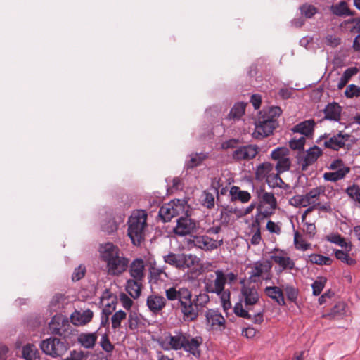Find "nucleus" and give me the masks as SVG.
<instances>
[{"label":"nucleus","instance_id":"0e129e2a","mask_svg":"<svg viewBox=\"0 0 360 360\" xmlns=\"http://www.w3.org/2000/svg\"><path fill=\"white\" fill-rule=\"evenodd\" d=\"M111 301L117 302V297L109 290L106 289L101 297V304H105Z\"/></svg>","mask_w":360,"mask_h":360},{"label":"nucleus","instance_id":"39448f33","mask_svg":"<svg viewBox=\"0 0 360 360\" xmlns=\"http://www.w3.org/2000/svg\"><path fill=\"white\" fill-rule=\"evenodd\" d=\"M249 267L250 268L248 278L250 282L256 283L262 280H269L271 278L272 264L269 260L257 261L250 264Z\"/></svg>","mask_w":360,"mask_h":360},{"label":"nucleus","instance_id":"f257e3e1","mask_svg":"<svg viewBox=\"0 0 360 360\" xmlns=\"http://www.w3.org/2000/svg\"><path fill=\"white\" fill-rule=\"evenodd\" d=\"M233 311L236 316L253 323H261L264 321V306L259 301V295L255 286H242L240 302L235 304Z\"/></svg>","mask_w":360,"mask_h":360},{"label":"nucleus","instance_id":"f3484780","mask_svg":"<svg viewBox=\"0 0 360 360\" xmlns=\"http://www.w3.org/2000/svg\"><path fill=\"white\" fill-rule=\"evenodd\" d=\"M183 210L181 205H176L174 201L162 205L159 210V216L165 222L169 221L174 217Z\"/></svg>","mask_w":360,"mask_h":360},{"label":"nucleus","instance_id":"9b49d317","mask_svg":"<svg viewBox=\"0 0 360 360\" xmlns=\"http://www.w3.org/2000/svg\"><path fill=\"white\" fill-rule=\"evenodd\" d=\"M324 190L321 187H316L311 189L305 195H297L291 198L289 202L295 207H306L314 203V199L317 200Z\"/></svg>","mask_w":360,"mask_h":360},{"label":"nucleus","instance_id":"58836bf2","mask_svg":"<svg viewBox=\"0 0 360 360\" xmlns=\"http://www.w3.org/2000/svg\"><path fill=\"white\" fill-rule=\"evenodd\" d=\"M273 164L268 162H263L258 166L256 171V176L257 178H265L273 171Z\"/></svg>","mask_w":360,"mask_h":360},{"label":"nucleus","instance_id":"2f4dec72","mask_svg":"<svg viewBox=\"0 0 360 360\" xmlns=\"http://www.w3.org/2000/svg\"><path fill=\"white\" fill-rule=\"evenodd\" d=\"M189 290L187 288H179L176 289L175 287H171L165 290V295L167 300L174 301L178 300L179 302L180 299L183 298V294L186 295Z\"/></svg>","mask_w":360,"mask_h":360},{"label":"nucleus","instance_id":"9d476101","mask_svg":"<svg viewBox=\"0 0 360 360\" xmlns=\"http://www.w3.org/2000/svg\"><path fill=\"white\" fill-rule=\"evenodd\" d=\"M290 150L286 147H278L272 150L271 158L276 161L275 169L278 173L288 171L291 166L290 160Z\"/></svg>","mask_w":360,"mask_h":360},{"label":"nucleus","instance_id":"c9c22d12","mask_svg":"<svg viewBox=\"0 0 360 360\" xmlns=\"http://www.w3.org/2000/svg\"><path fill=\"white\" fill-rule=\"evenodd\" d=\"M345 193L354 202V205L360 208V186L356 184L349 186L346 188Z\"/></svg>","mask_w":360,"mask_h":360},{"label":"nucleus","instance_id":"20e7f679","mask_svg":"<svg viewBox=\"0 0 360 360\" xmlns=\"http://www.w3.org/2000/svg\"><path fill=\"white\" fill-rule=\"evenodd\" d=\"M147 214L143 210L134 212L128 219L127 235L134 245H139L145 238Z\"/></svg>","mask_w":360,"mask_h":360},{"label":"nucleus","instance_id":"de8ad7c7","mask_svg":"<svg viewBox=\"0 0 360 360\" xmlns=\"http://www.w3.org/2000/svg\"><path fill=\"white\" fill-rule=\"evenodd\" d=\"M346 304L344 302H338L330 310V315L333 318L342 316L345 313Z\"/></svg>","mask_w":360,"mask_h":360},{"label":"nucleus","instance_id":"5701e85b","mask_svg":"<svg viewBox=\"0 0 360 360\" xmlns=\"http://www.w3.org/2000/svg\"><path fill=\"white\" fill-rule=\"evenodd\" d=\"M315 121L313 119L304 120L292 128V131L294 133H299L302 136H311L314 132L315 127Z\"/></svg>","mask_w":360,"mask_h":360},{"label":"nucleus","instance_id":"49530a36","mask_svg":"<svg viewBox=\"0 0 360 360\" xmlns=\"http://www.w3.org/2000/svg\"><path fill=\"white\" fill-rule=\"evenodd\" d=\"M126 318V313L122 310H119L111 316V324L113 328H117L120 326L121 321Z\"/></svg>","mask_w":360,"mask_h":360},{"label":"nucleus","instance_id":"5fc2aeb1","mask_svg":"<svg viewBox=\"0 0 360 360\" xmlns=\"http://www.w3.org/2000/svg\"><path fill=\"white\" fill-rule=\"evenodd\" d=\"M345 95L347 98L358 97L360 96V87L355 84H349L347 86Z\"/></svg>","mask_w":360,"mask_h":360},{"label":"nucleus","instance_id":"dca6fc26","mask_svg":"<svg viewBox=\"0 0 360 360\" xmlns=\"http://www.w3.org/2000/svg\"><path fill=\"white\" fill-rule=\"evenodd\" d=\"M195 229V223L193 219L188 217H180L177 219L174 231L178 236H184L192 233Z\"/></svg>","mask_w":360,"mask_h":360},{"label":"nucleus","instance_id":"c03bdc74","mask_svg":"<svg viewBox=\"0 0 360 360\" xmlns=\"http://www.w3.org/2000/svg\"><path fill=\"white\" fill-rule=\"evenodd\" d=\"M66 300V297L63 294H56L53 297L50 302L51 309L56 311L61 307H63Z\"/></svg>","mask_w":360,"mask_h":360},{"label":"nucleus","instance_id":"412c9836","mask_svg":"<svg viewBox=\"0 0 360 360\" xmlns=\"http://www.w3.org/2000/svg\"><path fill=\"white\" fill-rule=\"evenodd\" d=\"M93 317V312L90 309H86L82 312L75 311L70 316V323L75 328L77 326H82L89 323Z\"/></svg>","mask_w":360,"mask_h":360},{"label":"nucleus","instance_id":"4c0bfd02","mask_svg":"<svg viewBox=\"0 0 360 360\" xmlns=\"http://www.w3.org/2000/svg\"><path fill=\"white\" fill-rule=\"evenodd\" d=\"M246 103L243 102L236 103L229 114L230 119L239 120L244 114L246 107Z\"/></svg>","mask_w":360,"mask_h":360},{"label":"nucleus","instance_id":"aec40b11","mask_svg":"<svg viewBox=\"0 0 360 360\" xmlns=\"http://www.w3.org/2000/svg\"><path fill=\"white\" fill-rule=\"evenodd\" d=\"M342 107L335 102L329 103L323 109L324 119L339 122L341 117Z\"/></svg>","mask_w":360,"mask_h":360},{"label":"nucleus","instance_id":"0eeeda50","mask_svg":"<svg viewBox=\"0 0 360 360\" xmlns=\"http://www.w3.org/2000/svg\"><path fill=\"white\" fill-rule=\"evenodd\" d=\"M178 309L183 315V319L186 321H192L198 316L199 309H198L193 300H192V292L189 290L186 295L183 294V298L180 299L178 304Z\"/></svg>","mask_w":360,"mask_h":360},{"label":"nucleus","instance_id":"2eb2a0df","mask_svg":"<svg viewBox=\"0 0 360 360\" xmlns=\"http://www.w3.org/2000/svg\"><path fill=\"white\" fill-rule=\"evenodd\" d=\"M223 243V239L217 240L205 235L196 236L193 239L194 245L205 251L217 249L222 245Z\"/></svg>","mask_w":360,"mask_h":360},{"label":"nucleus","instance_id":"c85d7f7f","mask_svg":"<svg viewBox=\"0 0 360 360\" xmlns=\"http://www.w3.org/2000/svg\"><path fill=\"white\" fill-rule=\"evenodd\" d=\"M349 172V167L340 168L335 172H325L323 174V179L327 181L335 182L344 179Z\"/></svg>","mask_w":360,"mask_h":360},{"label":"nucleus","instance_id":"b1692460","mask_svg":"<svg viewBox=\"0 0 360 360\" xmlns=\"http://www.w3.org/2000/svg\"><path fill=\"white\" fill-rule=\"evenodd\" d=\"M143 281L133 278H129L126 281L125 290L132 298L137 299L140 297Z\"/></svg>","mask_w":360,"mask_h":360},{"label":"nucleus","instance_id":"6e6d98bb","mask_svg":"<svg viewBox=\"0 0 360 360\" xmlns=\"http://www.w3.org/2000/svg\"><path fill=\"white\" fill-rule=\"evenodd\" d=\"M300 8L302 14L307 18H312L317 12L316 8L312 5H303Z\"/></svg>","mask_w":360,"mask_h":360},{"label":"nucleus","instance_id":"ea45409f","mask_svg":"<svg viewBox=\"0 0 360 360\" xmlns=\"http://www.w3.org/2000/svg\"><path fill=\"white\" fill-rule=\"evenodd\" d=\"M163 260L165 263L181 269V255L169 252L163 256Z\"/></svg>","mask_w":360,"mask_h":360},{"label":"nucleus","instance_id":"f8f14e48","mask_svg":"<svg viewBox=\"0 0 360 360\" xmlns=\"http://www.w3.org/2000/svg\"><path fill=\"white\" fill-rule=\"evenodd\" d=\"M270 258L278 265L275 267L277 275H280L285 271H290L295 267L293 259L287 256L286 253L283 250H275L270 256Z\"/></svg>","mask_w":360,"mask_h":360},{"label":"nucleus","instance_id":"473e14b6","mask_svg":"<svg viewBox=\"0 0 360 360\" xmlns=\"http://www.w3.org/2000/svg\"><path fill=\"white\" fill-rule=\"evenodd\" d=\"M207 155L203 153H196L190 155L189 160L185 162V167L188 169H193L199 166L206 158Z\"/></svg>","mask_w":360,"mask_h":360},{"label":"nucleus","instance_id":"ddd939ff","mask_svg":"<svg viewBox=\"0 0 360 360\" xmlns=\"http://www.w3.org/2000/svg\"><path fill=\"white\" fill-rule=\"evenodd\" d=\"M169 344L174 349L184 348V350L189 352L195 356L200 355L199 347L201 342H199L198 339H169Z\"/></svg>","mask_w":360,"mask_h":360},{"label":"nucleus","instance_id":"7ed1b4c3","mask_svg":"<svg viewBox=\"0 0 360 360\" xmlns=\"http://www.w3.org/2000/svg\"><path fill=\"white\" fill-rule=\"evenodd\" d=\"M47 333L60 338H96L93 333H79L68 319L58 314L53 316L49 323Z\"/></svg>","mask_w":360,"mask_h":360},{"label":"nucleus","instance_id":"13d9d810","mask_svg":"<svg viewBox=\"0 0 360 360\" xmlns=\"http://www.w3.org/2000/svg\"><path fill=\"white\" fill-rule=\"evenodd\" d=\"M322 154V150L316 146H314L309 149L307 150L306 155L309 156L312 161L316 162L320 155Z\"/></svg>","mask_w":360,"mask_h":360},{"label":"nucleus","instance_id":"3c124183","mask_svg":"<svg viewBox=\"0 0 360 360\" xmlns=\"http://www.w3.org/2000/svg\"><path fill=\"white\" fill-rule=\"evenodd\" d=\"M195 304L198 309L205 307V305L210 302V297L206 292H200L199 295L195 296L193 299Z\"/></svg>","mask_w":360,"mask_h":360},{"label":"nucleus","instance_id":"338daca9","mask_svg":"<svg viewBox=\"0 0 360 360\" xmlns=\"http://www.w3.org/2000/svg\"><path fill=\"white\" fill-rule=\"evenodd\" d=\"M203 205L208 209H211L214 206V195L209 192H205V198L203 199Z\"/></svg>","mask_w":360,"mask_h":360},{"label":"nucleus","instance_id":"72a5a7b5","mask_svg":"<svg viewBox=\"0 0 360 360\" xmlns=\"http://www.w3.org/2000/svg\"><path fill=\"white\" fill-rule=\"evenodd\" d=\"M216 278L213 281L214 290L217 294H220L224 290V286L226 283V274L222 270L218 269L215 271Z\"/></svg>","mask_w":360,"mask_h":360},{"label":"nucleus","instance_id":"052dcab7","mask_svg":"<svg viewBox=\"0 0 360 360\" xmlns=\"http://www.w3.org/2000/svg\"><path fill=\"white\" fill-rule=\"evenodd\" d=\"M315 162L312 161L311 158L305 155L303 157L298 158V164L300 166L302 171H306L309 165H311Z\"/></svg>","mask_w":360,"mask_h":360},{"label":"nucleus","instance_id":"a211bd4d","mask_svg":"<svg viewBox=\"0 0 360 360\" xmlns=\"http://www.w3.org/2000/svg\"><path fill=\"white\" fill-rule=\"evenodd\" d=\"M117 217L119 221H117L111 214L107 215L101 223V231L107 235H113L115 233L118 229L119 224L124 221V215L121 214Z\"/></svg>","mask_w":360,"mask_h":360},{"label":"nucleus","instance_id":"774afa93","mask_svg":"<svg viewBox=\"0 0 360 360\" xmlns=\"http://www.w3.org/2000/svg\"><path fill=\"white\" fill-rule=\"evenodd\" d=\"M120 300L122 307L125 309H129L131 308V307L132 306V304H133L132 300L126 294H124L123 292L121 293L120 295Z\"/></svg>","mask_w":360,"mask_h":360},{"label":"nucleus","instance_id":"a19ab883","mask_svg":"<svg viewBox=\"0 0 360 360\" xmlns=\"http://www.w3.org/2000/svg\"><path fill=\"white\" fill-rule=\"evenodd\" d=\"M349 252H347L342 250H335V257L337 259L341 261L343 263H345L348 265H354L356 262L354 258L349 257Z\"/></svg>","mask_w":360,"mask_h":360},{"label":"nucleus","instance_id":"f704fd0d","mask_svg":"<svg viewBox=\"0 0 360 360\" xmlns=\"http://www.w3.org/2000/svg\"><path fill=\"white\" fill-rule=\"evenodd\" d=\"M181 269L186 268H191L197 264L200 259L199 258L192 254L181 253Z\"/></svg>","mask_w":360,"mask_h":360},{"label":"nucleus","instance_id":"69168bd1","mask_svg":"<svg viewBox=\"0 0 360 360\" xmlns=\"http://www.w3.org/2000/svg\"><path fill=\"white\" fill-rule=\"evenodd\" d=\"M116 304H117V302H113V301L108 302L107 303L102 304L104 307H103L101 313L103 314H105V315L110 316L112 315V312L116 309Z\"/></svg>","mask_w":360,"mask_h":360},{"label":"nucleus","instance_id":"a18cd8bd","mask_svg":"<svg viewBox=\"0 0 360 360\" xmlns=\"http://www.w3.org/2000/svg\"><path fill=\"white\" fill-rule=\"evenodd\" d=\"M326 282V279L325 278H317V279L311 285L314 295L318 296L321 294V291L323 290L325 286Z\"/></svg>","mask_w":360,"mask_h":360},{"label":"nucleus","instance_id":"bf43d9fd","mask_svg":"<svg viewBox=\"0 0 360 360\" xmlns=\"http://www.w3.org/2000/svg\"><path fill=\"white\" fill-rule=\"evenodd\" d=\"M86 272V268L84 265H79L78 267L75 268L74 272L72 275V279L74 281H79L82 278Z\"/></svg>","mask_w":360,"mask_h":360},{"label":"nucleus","instance_id":"f03ea898","mask_svg":"<svg viewBox=\"0 0 360 360\" xmlns=\"http://www.w3.org/2000/svg\"><path fill=\"white\" fill-rule=\"evenodd\" d=\"M99 252L101 259L106 264L108 275L119 276L128 269L129 259L112 243L101 245Z\"/></svg>","mask_w":360,"mask_h":360},{"label":"nucleus","instance_id":"423d86ee","mask_svg":"<svg viewBox=\"0 0 360 360\" xmlns=\"http://www.w3.org/2000/svg\"><path fill=\"white\" fill-rule=\"evenodd\" d=\"M41 350L52 357L61 356L69 349L66 339H44L40 344Z\"/></svg>","mask_w":360,"mask_h":360},{"label":"nucleus","instance_id":"4468645a","mask_svg":"<svg viewBox=\"0 0 360 360\" xmlns=\"http://www.w3.org/2000/svg\"><path fill=\"white\" fill-rule=\"evenodd\" d=\"M258 149L257 145L239 146L233 151L231 156L236 161L253 159L257 155Z\"/></svg>","mask_w":360,"mask_h":360},{"label":"nucleus","instance_id":"1a4fd4ad","mask_svg":"<svg viewBox=\"0 0 360 360\" xmlns=\"http://www.w3.org/2000/svg\"><path fill=\"white\" fill-rule=\"evenodd\" d=\"M278 125V122L277 120H271V118L262 115L255 122V129L252 133V136L257 139H262L269 136L273 133Z\"/></svg>","mask_w":360,"mask_h":360},{"label":"nucleus","instance_id":"79ce46f5","mask_svg":"<svg viewBox=\"0 0 360 360\" xmlns=\"http://www.w3.org/2000/svg\"><path fill=\"white\" fill-rule=\"evenodd\" d=\"M281 286L285 292L287 298L290 302H296L297 297H298V294H299L298 289L297 288H295V286H293L290 284H288V283L281 285Z\"/></svg>","mask_w":360,"mask_h":360},{"label":"nucleus","instance_id":"6ab92c4d","mask_svg":"<svg viewBox=\"0 0 360 360\" xmlns=\"http://www.w3.org/2000/svg\"><path fill=\"white\" fill-rule=\"evenodd\" d=\"M129 273L130 278L136 279L138 281H144L145 278V264L142 259L136 258L129 264Z\"/></svg>","mask_w":360,"mask_h":360},{"label":"nucleus","instance_id":"bb28decb","mask_svg":"<svg viewBox=\"0 0 360 360\" xmlns=\"http://www.w3.org/2000/svg\"><path fill=\"white\" fill-rule=\"evenodd\" d=\"M207 322L214 328L223 327L225 323L224 316L217 310L209 309L205 314Z\"/></svg>","mask_w":360,"mask_h":360},{"label":"nucleus","instance_id":"393cba45","mask_svg":"<svg viewBox=\"0 0 360 360\" xmlns=\"http://www.w3.org/2000/svg\"><path fill=\"white\" fill-rule=\"evenodd\" d=\"M229 193L231 202L238 200L242 203H246L251 199V195L248 191L240 190L236 186H233L230 188Z\"/></svg>","mask_w":360,"mask_h":360},{"label":"nucleus","instance_id":"603ef678","mask_svg":"<svg viewBox=\"0 0 360 360\" xmlns=\"http://www.w3.org/2000/svg\"><path fill=\"white\" fill-rule=\"evenodd\" d=\"M306 139L304 136H300L299 139H292L289 141V146L292 150H301L304 149Z\"/></svg>","mask_w":360,"mask_h":360},{"label":"nucleus","instance_id":"6e6552de","mask_svg":"<svg viewBox=\"0 0 360 360\" xmlns=\"http://www.w3.org/2000/svg\"><path fill=\"white\" fill-rule=\"evenodd\" d=\"M349 135L339 131L335 134H326L321 136L317 142L322 144L327 148L333 150H339L340 148H345L347 146L346 143L349 141Z\"/></svg>","mask_w":360,"mask_h":360},{"label":"nucleus","instance_id":"c756f323","mask_svg":"<svg viewBox=\"0 0 360 360\" xmlns=\"http://www.w3.org/2000/svg\"><path fill=\"white\" fill-rule=\"evenodd\" d=\"M326 240L331 243L339 245L344 248L347 252L352 250V244L347 243L345 238L339 233H331L326 236Z\"/></svg>","mask_w":360,"mask_h":360},{"label":"nucleus","instance_id":"e433bc0d","mask_svg":"<svg viewBox=\"0 0 360 360\" xmlns=\"http://www.w3.org/2000/svg\"><path fill=\"white\" fill-rule=\"evenodd\" d=\"M167 278V275L163 270L158 268H152L150 271L148 279L150 283L158 284L159 281H164Z\"/></svg>","mask_w":360,"mask_h":360},{"label":"nucleus","instance_id":"37998d69","mask_svg":"<svg viewBox=\"0 0 360 360\" xmlns=\"http://www.w3.org/2000/svg\"><path fill=\"white\" fill-rule=\"evenodd\" d=\"M309 260L311 263L319 265H330L332 263L330 257L319 254H311L309 255Z\"/></svg>","mask_w":360,"mask_h":360},{"label":"nucleus","instance_id":"09e8293b","mask_svg":"<svg viewBox=\"0 0 360 360\" xmlns=\"http://www.w3.org/2000/svg\"><path fill=\"white\" fill-rule=\"evenodd\" d=\"M217 295L220 297L224 309H229L231 307V303L230 301V291L229 290H224L221 293Z\"/></svg>","mask_w":360,"mask_h":360},{"label":"nucleus","instance_id":"864d4df0","mask_svg":"<svg viewBox=\"0 0 360 360\" xmlns=\"http://www.w3.org/2000/svg\"><path fill=\"white\" fill-rule=\"evenodd\" d=\"M141 320L136 312H131L128 318V326L129 329L134 330L138 329Z\"/></svg>","mask_w":360,"mask_h":360},{"label":"nucleus","instance_id":"cd10ccee","mask_svg":"<svg viewBox=\"0 0 360 360\" xmlns=\"http://www.w3.org/2000/svg\"><path fill=\"white\" fill-rule=\"evenodd\" d=\"M22 356L25 360H41L39 349L34 345L30 343L22 347Z\"/></svg>","mask_w":360,"mask_h":360},{"label":"nucleus","instance_id":"a878e982","mask_svg":"<svg viewBox=\"0 0 360 360\" xmlns=\"http://www.w3.org/2000/svg\"><path fill=\"white\" fill-rule=\"evenodd\" d=\"M265 294L275 300L279 305H285V298L283 290L277 286H267L264 288Z\"/></svg>","mask_w":360,"mask_h":360},{"label":"nucleus","instance_id":"7c9ffc66","mask_svg":"<svg viewBox=\"0 0 360 360\" xmlns=\"http://www.w3.org/2000/svg\"><path fill=\"white\" fill-rule=\"evenodd\" d=\"M331 12L340 17L342 16H351L354 15V13L350 11L348 8L347 4L345 1H342L338 4L333 5L331 6Z\"/></svg>","mask_w":360,"mask_h":360},{"label":"nucleus","instance_id":"8fccbe9b","mask_svg":"<svg viewBox=\"0 0 360 360\" xmlns=\"http://www.w3.org/2000/svg\"><path fill=\"white\" fill-rule=\"evenodd\" d=\"M262 201L269 205L271 208L275 209L276 207L277 202L272 193L263 192L261 195Z\"/></svg>","mask_w":360,"mask_h":360},{"label":"nucleus","instance_id":"e2e57ef3","mask_svg":"<svg viewBox=\"0 0 360 360\" xmlns=\"http://www.w3.org/2000/svg\"><path fill=\"white\" fill-rule=\"evenodd\" d=\"M327 46L335 48L340 45L341 39L333 34H328L325 38Z\"/></svg>","mask_w":360,"mask_h":360},{"label":"nucleus","instance_id":"680f3d73","mask_svg":"<svg viewBox=\"0 0 360 360\" xmlns=\"http://www.w3.org/2000/svg\"><path fill=\"white\" fill-rule=\"evenodd\" d=\"M315 162L312 161L311 158L305 155L303 157L298 158V164L300 166L302 171H306L309 165H311Z\"/></svg>","mask_w":360,"mask_h":360},{"label":"nucleus","instance_id":"4be33fe9","mask_svg":"<svg viewBox=\"0 0 360 360\" xmlns=\"http://www.w3.org/2000/svg\"><path fill=\"white\" fill-rule=\"evenodd\" d=\"M165 298L158 295H150L146 300V305L149 310L155 314H158L165 307Z\"/></svg>","mask_w":360,"mask_h":360},{"label":"nucleus","instance_id":"4d7b16f0","mask_svg":"<svg viewBox=\"0 0 360 360\" xmlns=\"http://www.w3.org/2000/svg\"><path fill=\"white\" fill-rule=\"evenodd\" d=\"M281 113L282 110L280 107L272 106L269 109L268 112H264L262 115L266 117L271 118V120H277L276 118L279 117Z\"/></svg>","mask_w":360,"mask_h":360}]
</instances>
